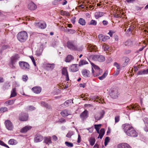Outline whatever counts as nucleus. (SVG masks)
I'll return each instance as SVG.
<instances>
[{
    "mask_svg": "<svg viewBox=\"0 0 148 148\" xmlns=\"http://www.w3.org/2000/svg\"><path fill=\"white\" fill-rule=\"evenodd\" d=\"M110 38L109 36H102V41H105Z\"/></svg>",
    "mask_w": 148,
    "mask_h": 148,
    "instance_id": "c03bdc74",
    "label": "nucleus"
},
{
    "mask_svg": "<svg viewBox=\"0 0 148 148\" xmlns=\"http://www.w3.org/2000/svg\"><path fill=\"white\" fill-rule=\"evenodd\" d=\"M32 127L29 126H27L23 127L20 130V132L22 133H26L28 131L30 130Z\"/></svg>",
    "mask_w": 148,
    "mask_h": 148,
    "instance_id": "f3484780",
    "label": "nucleus"
},
{
    "mask_svg": "<svg viewBox=\"0 0 148 148\" xmlns=\"http://www.w3.org/2000/svg\"><path fill=\"white\" fill-rule=\"evenodd\" d=\"M53 140L54 141H56L58 139L57 137L55 135H53L52 136Z\"/></svg>",
    "mask_w": 148,
    "mask_h": 148,
    "instance_id": "4d7b16f0",
    "label": "nucleus"
},
{
    "mask_svg": "<svg viewBox=\"0 0 148 148\" xmlns=\"http://www.w3.org/2000/svg\"><path fill=\"white\" fill-rule=\"evenodd\" d=\"M28 115L26 113H22L19 117V119L21 121H26L28 118Z\"/></svg>",
    "mask_w": 148,
    "mask_h": 148,
    "instance_id": "ddd939ff",
    "label": "nucleus"
},
{
    "mask_svg": "<svg viewBox=\"0 0 148 148\" xmlns=\"http://www.w3.org/2000/svg\"><path fill=\"white\" fill-rule=\"evenodd\" d=\"M114 65L116 66L117 70H119L120 69V65L117 62H115L114 63Z\"/></svg>",
    "mask_w": 148,
    "mask_h": 148,
    "instance_id": "a18cd8bd",
    "label": "nucleus"
},
{
    "mask_svg": "<svg viewBox=\"0 0 148 148\" xmlns=\"http://www.w3.org/2000/svg\"><path fill=\"white\" fill-rule=\"evenodd\" d=\"M73 134V132H69L67 133L66 136L69 138H71Z\"/></svg>",
    "mask_w": 148,
    "mask_h": 148,
    "instance_id": "58836bf2",
    "label": "nucleus"
},
{
    "mask_svg": "<svg viewBox=\"0 0 148 148\" xmlns=\"http://www.w3.org/2000/svg\"><path fill=\"white\" fill-rule=\"evenodd\" d=\"M74 59V57L71 55H68L66 57L65 61L66 62H70Z\"/></svg>",
    "mask_w": 148,
    "mask_h": 148,
    "instance_id": "412c9836",
    "label": "nucleus"
},
{
    "mask_svg": "<svg viewBox=\"0 0 148 148\" xmlns=\"http://www.w3.org/2000/svg\"><path fill=\"white\" fill-rule=\"evenodd\" d=\"M16 88H14L12 89L11 91V97H14L16 95Z\"/></svg>",
    "mask_w": 148,
    "mask_h": 148,
    "instance_id": "c756f323",
    "label": "nucleus"
},
{
    "mask_svg": "<svg viewBox=\"0 0 148 148\" xmlns=\"http://www.w3.org/2000/svg\"><path fill=\"white\" fill-rule=\"evenodd\" d=\"M30 58L33 62L34 65L36 66V64L35 62V60L34 59V57L33 56H31L30 57Z\"/></svg>",
    "mask_w": 148,
    "mask_h": 148,
    "instance_id": "603ef678",
    "label": "nucleus"
},
{
    "mask_svg": "<svg viewBox=\"0 0 148 148\" xmlns=\"http://www.w3.org/2000/svg\"><path fill=\"white\" fill-rule=\"evenodd\" d=\"M66 121L65 119L62 118L59 119L58 122L60 123H63L66 122Z\"/></svg>",
    "mask_w": 148,
    "mask_h": 148,
    "instance_id": "de8ad7c7",
    "label": "nucleus"
},
{
    "mask_svg": "<svg viewBox=\"0 0 148 148\" xmlns=\"http://www.w3.org/2000/svg\"><path fill=\"white\" fill-rule=\"evenodd\" d=\"M66 46L69 49L71 50L80 51H82L83 49L82 47H78L75 45L73 42L72 41H68L66 43Z\"/></svg>",
    "mask_w": 148,
    "mask_h": 148,
    "instance_id": "f03ea898",
    "label": "nucleus"
},
{
    "mask_svg": "<svg viewBox=\"0 0 148 148\" xmlns=\"http://www.w3.org/2000/svg\"><path fill=\"white\" fill-rule=\"evenodd\" d=\"M27 7L30 10H33L36 9L37 6L33 2H31L29 4Z\"/></svg>",
    "mask_w": 148,
    "mask_h": 148,
    "instance_id": "4468645a",
    "label": "nucleus"
},
{
    "mask_svg": "<svg viewBox=\"0 0 148 148\" xmlns=\"http://www.w3.org/2000/svg\"><path fill=\"white\" fill-rule=\"evenodd\" d=\"M32 90L36 94H38L40 93L41 91V88L40 87L35 86L32 88Z\"/></svg>",
    "mask_w": 148,
    "mask_h": 148,
    "instance_id": "6ab92c4d",
    "label": "nucleus"
},
{
    "mask_svg": "<svg viewBox=\"0 0 148 148\" xmlns=\"http://www.w3.org/2000/svg\"><path fill=\"white\" fill-rule=\"evenodd\" d=\"M82 73L83 75L85 77H90V73L89 71L86 69L82 70Z\"/></svg>",
    "mask_w": 148,
    "mask_h": 148,
    "instance_id": "dca6fc26",
    "label": "nucleus"
},
{
    "mask_svg": "<svg viewBox=\"0 0 148 148\" xmlns=\"http://www.w3.org/2000/svg\"><path fill=\"white\" fill-rule=\"evenodd\" d=\"M44 142L47 144H49L52 143L51 138L50 136L45 137L44 138Z\"/></svg>",
    "mask_w": 148,
    "mask_h": 148,
    "instance_id": "4be33fe9",
    "label": "nucleus"
},
{
    "mask_svg": "<svg viewBox=\"0 0 148 148\" xmlns=\"http://www.w3.org/2000/svg\"><path fill=\"white\" fill-rule=\"evenodd\" d=\"M41 104L43 106L46 107L47 108H49V105L47 103H46L45 102H41Z\"/></svg>",
    "mask_w": 148,
    "mask_h": 148,
    "instance_id": "49530a36",
    "label": "nucleus"
},
{
    "mask_svg": "<svg viewBox=\"0 0 148 148\" xmlns=\"http://www.w3.org/2000/svg\"><path fill=\"white\" fill-rule=\"evenodd\" d=\"M108 71H106L104 73H103V74L102 75V79H103V78H105L107 76V75H108Z\"/></svg>",
    "mask_w": 148,
    "mask_h": 148,
    "instance_id": "3c124183",
    "label": "nucleus"
},
{
    "mask_svg": "<svg viewBox=\"0 0 148 148\" xmlns=\"http://www.w3.org/2000/svg\"><path fill=\"white\" fill-rule=\"evenodd\" d=\"M55 64H47L46 67L48 70H52L54 68Z\"/></svg>",
    "mask_w": 148,
    "mask_h": 148,
    "instance_id": "5701e85b",
    "label": "nucleus"
},
{
    "mask_svg": "<svg viewBox=\"0 0 148 148\" xmlns=\"http://www.w3.org/2000/svg\"><path fill=\"white\" fill-rule=\"evenodd\" d=\"M88 62L87 61L84 60H81L79 62V66H82L83 65L88 64Z\"/></svg>",
    "mask_w": 148,
    "mask_h": 148,
    "instance_id": "b1692460",
    "label": "nucleus"
},
{
    "mask_svg": "<svg viewBox=\"0 0 148 148\" xmlns=\"http://www.w3.org/2000/svg\"><path fill=\"white\" fill-rule=\"evenodd\" d=\"M67 32L70 34H73L75 33L76 31L75 30L72 29H66Z\"/></svg>",
    "mask_w": 148,
    "mask_h": 148,
    "instance_id": "f704fd0d",
    "label": "nucleus"
},
{
    "mask_svg": "<svg viewBox=\"0 0 148 148\" xmlns=\"http://www.w3.org/2000/svg\"><path fill=\"white\" fill-rule=\"evenodd\" d=\"M95 17L97 19L102 16V12H96L95 14Z\"/></svg>",
    "mask_w": 148,
    "mask_h": 148,
    "instance_id": "c85d7f7f",
    "label": "nucleus"
},
{
    "mask_svg": "<svg viewBox=\"0 0 148 148\" xmlns=\"http://www.w3.org/2000/svg\"><path fill=\"white\" fill-rule=\"evenodd\" d=\"M96 99H97V100H95V101H96L97 102H98L99 103H100V102L101 101V99H99V97H97L96 98Z\"/></svg>",
    "mask_w": 148,
    "mask_h": 148,
    "instance_id": "bf43d9fd",
    "label": "nucleus"
},
{
    "mask_svg": "<svg viewBox=\"0 0 148 148\" xmlns=\"http://www.w3.org/2000/svg\"><path fill=\"white\" fill-rule=\"evenodd\" d=\"M122 127L125 134L128 136L136 137L137 134L132 126L129 124L125 123L122 125Z\"/></svg>",
    "mask_w": 148,
    "mask_h": 148,
    "instance_id": "f257e3e1",
    "label": "nucleus"
},
{
    "mask_svg": "<svg viewBox=\"0 0 148 148\" xmlns=\"http://www.w3.org/2000/svg\"><path fill=\"white\" fill-rule=\"evenodd\" d=\"M65 143L66 146L69 147H72L73 146L72 143L68 142H65Z\"/></svg>",
    "mask_w": 148,
    "mask_h": 148,
    "instance_id": "e433bc0d",
    "label": "nucleus"
},
{
    "mask_svg": "<svg viewBox=\"0 0 148 148\" xmlns=\"http://www.w3.org/2000/svg\"><path fill=\"white\" fill-rule=\"evenodd\" d=\"M86 84H79V86L80 87H82L83 88L85 87L86 86Z\"/></svg>",
    "mask_w": 148,
    "mask_h": 148,
    "instance_id": "0e129e2a",
    "label": "nucleus"
},
{
    "mask_svg": "<svg viewBox=\"0 0 148 148\" xmlns=\"http://www.w3.org/2000/svg\"><path fill=\"white\" fill-rule=\"evenodd\" d=\"M79 23L80 24L82 25H85L86 24V22L85 20L82 18L79 19Z\"/></svg>",
    "mask_w": 148,
    "mask_h": 148,
    "instance_id": "2f4dec72",
    "label": "nucleus"
},
{
    "mask_svg": "<svg viewBox=\"0 0 148 148\" xmlns=\"http://www.w3.org/2000/svg\"><path fill=\"white\" fill-rule=\"evenodd\" d=\"M8 46L3 45L2 47V48L3 50H4V49H6L8 48Z\"/></svg>",
    "mask_w": 148,
    "mask_h": 148,
    "instance_id": "338daca9",
    "label": "nucleus"
},
{
    "mask_svg": "<svg viewBox=\"0 0 148 148\" xmlns=\"http://www.w3.org/2000/svg\"><path fill=\"white\" fill-rule=\"evenodd\" d=\"M64 75L65 76V79L66 81H69V77L68 73Z\"/></svg>",
    "mask_w": 148,
    "mask_h": 148,
    "instance_id": "5fc2aeb1",
    "label": "nucleus"
},
{
    "mask_svg": "<svg viewBox=\"0 0 148 148\" xmlns=\"http://www.w3.org/2000/svg\"><path fill=\"white\" fill-rule=\"evenodd\" d=\"M88 50L90 52H92V51L96 52L97 51V48L95 45H88Z\"/></svg>",
    "mask_w": 148,
    "mask_h": 148,
    "instance_id": "2eb2a0df",
    "label": "nucleus"
},
{
    "mask_svg": "<svg viewBox=\"0 0 148 148\" xmlns=\"http://www.w3.org/2000/svg\"><path fill=\"white\" fill-rule=\"evenodd\" d=\"M28 37L27 33L25 31H22L18 33L17 37L18 40L21 42H25Z\"/></svg>",
    "mask_w": 148,
    "mask_h": 148,
    "instance_id": "7ed1b4c3",
    "label": "nucleus"
},
{
    "mask_svg": "<svg viewBox=\"0 0 148 148\" xmlns=\"http://www.w3.org/2000/svg\"><path fill=\"white\" fill-rule=\"evenodd\" d=\"M130 61V59L128 58H126L125 59L124 64L125 66H126L127 65V63L129 62Z\"/></svg>",
    "mask_w": 148,
    "mask_h": 148,
    "instance_id": "09e8293b",
    "label": "nucleus"
},
{
    "mask_svg": "<svg viewBox=\"0 0 148 148\" xmlns=\"http://www.w3.org/2000/svg\"><path fill=\"white\" fill-rule=\"evenodd\" d=\"M112 61V58H108V60L106 61V62L107 63H109Z\"/></svg>",
    "mask_w": 148,
    "mask_h": 148,
    "instance_id": "e2e57ef3",
    "label": "nucleus"
},
{
    "mask_svg": "<svg viewBox=\"0 0 148 148\" xmlns=\"http://www.w3.org/2000/svg\"><path fill=\"white\" fill-rule=\"evenodd\" d=\"M95 138L91 137L89 140V142L90 143V144L91 146H93L95 144Z\"/></svg>",
    "mask_w": 148,
    "mask_h": 148,
    "instance_id": "7c9ffc66",
    "label": "nucleus"
},
{
    "mask_svg": "<svg viewBox=\"0 0 148 148\" xmlns=\"http://www.w3.org/2000/svg\"><path fill=\"white\" fill-rule=\"evenodd\" d=\"M143 120L145 124L148 125V118H145Z\"/></svg>",
    "mask_w": 148,
    "mask_h": 148,
    "instance_id": "864d4df0",
    "label": "nucleus"
},
{
    "mask_svg": "<svg viewBox=\"0 0 148 148\" xmlns=\"http://www.w3.org/2000/svg\"><path fill=\"white\" fill-rule=\"evenodd\" d=\"M115 123L119 122V116H116L115 118Z\"/></svg>",
    "mask_w": 148,
    "mask_h": 148,
    "instance_id": "6e6d98bb",
    "label": "nucleus"
},
{
    "mask_svg": "<svg viewBox=\"0 0 148 148\" xmlns=\"http://www.w3.org/2000/svg\"><path fill=\"white\" fill-rule=\"evenodd\" d=\"M16 140L14 139H11L8 142V143L9 144L11 145H14L15 144Z\"/></svg>",
    "mask_w": 148,
    "mask_h": 148,
    "instance_id": "c9c22d12",
    "label": "nucleus"
},
{
    "mask_svg": "<svg viewBox=\"0 0 148 148\" xmlns=\"http://www.w3.org/2000/svg\"><path fill=\"white\" fill-rule=\"evenodd\" d=\"M18 63L20 67L22 70L25 71H28L29 70L30 65L27 62L24 61H19Z\"/></svg>",
    "mask_w": 148,
    "mask_h": 148,
    "instance_id": "423d86ee",
    "label": "nucleus"
},
{
    "mask_svg": "<svg viewBox=\"0 0 148 148\" xmlns=\"http://www.w3.org/2000/svg\"><path fill=\"white\" fill-rule=\"evenodd\" d=\"M14 100H9L6 101L5 103V104L6 106H8L10 105H12L14 103Z\"/></svg>",
    "mask_w": 148,
    "mask_h": 148,
    "instance_id": "bb28decb",
    "label": "nucleus"
},
{
    "mask_svg": "<svg viewBox=\"0 0 148 148\" xmlns=\"http://www.w3.org/2000/svg\"><path fill=\"white\" fill-rule=\"evenodd\" d=\"M19 58V55L17 54H15L10 58V64L11 65L10 66L12 68L14 69L15 68L14 65L17 60H18Z\"/></svg>",
    "mask_w": 148,
    "mask_h": 148,
    "instance_id": "39448f33",
    "label": "nucleus"
},
{
    "mask_svg": "<svg viewBox=\"0 0 148 148\" xmlns=\"http://www.w3.org/2000/svg\"><path fill=\"white\" fill-rule=\"evenodd\" d=\"M123 45L125 46H130L132 45V42L130 40H128L123 42Z\"/></svg>",
    "mask_w": 148,
    "mask_h": 148,
    "instance_id": "393cba45",
    "label": "nucleus"
},
{
    "mask_svg": "<svg viewBox=\"0 0 148 148\" xmlns=\"http://www.w3.org/2000/svg\"><path fill=\"white\" fill-rule=\"evenodd\" d=\"M110 95L112 98L115 99L117 97L118 90L116 89H112L110 92Z\"/></svg>",
    "mask_w": 148,
    "mask_h": 148,
    "instance_id": "6e6552de",
    "label": "nucleus"
},
{
    "mask_svg": "<svg viewBox=\"0 0 148 148\" xmlns=\"http://www.w3.org/2000/svg\"><path fill=\"white\" fill-rule=\"evenodd\" d=\"M53 4L54 5H57L60 4V2L57 0H55L53 1Z\"/></svg>",
    "mask_w": 148,
    "mask_h": 148,
    "instance_id": "8fccbe9b",
    "label": "nucleus"
},
{
    "mask_svg": "<svg viewBox=\"0 0 148 148\" xmlns=\"http://www.w3.org/2000/svg\"><path fill=\"white\" fill-rule=\"evenodd\" d=\"M43 140V137L41 135H36L34 139V141L38 143L42 141Z\"/></svg>",
    "mask_w": 148,
    "mask_h": 148,
    "instance_id": "aec40b11",
    "label": "nucleus"
},
{
    "mask_svg": "<svg viewBox=\"0 0 148 148\" xmlns=\"http://www.w3.org/2000/svg\"><path fill=\"white\" fill-rule=\"evenodd\" d=\"M5 124L6 128L8 130H12L13 128V126L11 122L9 120L5 121Z\"/></svg>",
    "mask_w": 148,
    "mask_h": 148,
    "instance_id": "1a4fd4ad",
    "label": "nucleus"
},
{
    "mask_svg": "<svg viewBox=\"0 0 148 148\" xmlns=\"http://www.w3.org/2000/svg\"><path fill=\"white\" fill-rule=\"evenodd\" d=\"M61 114L63 117H65L71 114V111L67 109L62 110L60 112Z\"/></svg>",
    "mask_w": 148,
    "mask_h": 148,
    "instance_id": "9b49d317",
    "label": "nucleus"
},
{
    "mask_svg": "<svg viewBox=\"0 0 148 148\" xmlns=\"http://www.w3.org/2000/svg\"><path fill=\"white\" fill-rule=\"evenodd\" d=\"M70 69L71 71L73 72H75L78 70L77 64H73L71 66Z\"/></svg>",
    "mask_w": 148,
    "mask_h": 148,
    "instance_id": "a211bd4d",
    "label": "nucleus"
},
{
    "mask_svg": "<svg viewBox=\"0 0 148 148\" xmlns=\"http://www.w3.org/2000/svg\"><path fill=\"white\" fill-rule=\"evenodd\" d=\"M88 112L86 110H85L80 115V117L83 120L86 119L88 117Z\"/></svg>",
    "mask_w": 148,
    "mask_h": 148,
    "instance_id": "f8f14e48",
    "label": "nucleus"
},
{
    "mask_svg": "<svg viewBox=\"0 0 148 148\" xmlns=\"http://www.w3.org/2000/svg\"><path fill=\"white\" fill-rule=\"evenodd\" d=\"M125 143H122L118 144L117 146V148H124Z\"/></svg>",
    "mask_w": 148,
    "mask_h": 148,
    "instance_id": "a19ab883",
    "label": "nucleus"
},
{
    "mask_svg": "<svg viewBox=\"0 0 148 148\" xmlns=\"http://www.w3.org/2000/svg\"><path fill=\"white\" fill-rule=\"evenodd\" d=\"M97 21L94 20H92L90 22L88 23V25H97Z\"/></svg>",
    "mask_w": 148,
    "mask_h": 148,
    "instance_id": "72a5a7b5",
    "label": "nucleus"
},
{
    "mask_svg": "<svg viewBox=\"0 0 148 148\" xmlns=\"http://www.w3.org/2000/svg\"><path fill=\"white\" fill-rule=\"evenodd\" d=\"M35 26L38 28L41 29H43L46 28L47 24L46 23L43 21H40L35 23Z\"/></svg>",
    "mask_w": 148,
    "mask_h": 148,
    "instance_id": "0eeeda50",
    "label": "nucleus"
},
{
    "mask_svg": "<svg viewBox=\"0 0 148 148\" xmlns=\"http://www.w3.org/2000/svg\"><path fill=\"white\" fill-rule=\"evenodd\" d=\"M67 3V1L66 0H64L63 2L62 3V4L63 5H66Z\"/></svg>",
    "mask_w": 148,
    "mask_h": 148,
    "instance_id": "774afa93",
    "label": "nucleus"
},
{
    "mask_svg": "<svg viewBox=\"0 0 148 148\" xmlns=\"http://www.w3.org/2000/svg\"><path fill=\"white\" fill-rule=\"evenodd\" d=\"M109 47L108 45L105 44L102 45V49H104V51H106L108 50Z\"/></svg>",
    "mask_w": 148,
    "mask_h": 148,
    "instance_id": "ea45409f",
    "label": "nucleus"
},
{
    "mask_svg": "<svg viewBox=\"0 0 148 148\" xmlns=\"http://www.w3.org/2000/svg\"><path fill=\"white\" fill-rule=\"evenodd\" d=\"M147 74H148V69H147L139 71L138 73V74L140 75H144Z\"/></svg>",
    "mask_w": 148,
    "mask_h": 148,
    "instance_id": "a878e982",
    "label": "nucleus"
},
{
    "mask_svg": "<svg viewBox=\"0 0 148 148\" xmlns=\"http://www.w3.org/2000/svg\"><path fill=\"white\" fill-rule=\"evenodd\" d=\"M92 66V72L94 77L97 76L100 74V69L97 66L95 65L93 63L90 62Z\"/></svg>",
    "mask_w": 148,
    "mask_h": 148,
    "instance_id": "20e7f679",
    "label": "nucleus"
},
{
    "mask_svg": "<svg viewBox=\"0 0 148 148\" xmlns=\"http://www.w3.org/2000/svg\"><path fill=\"white\" fill-rule=\"evenodd\" d=\"M28 79V76L26 75H25L23 76L22 79L24 82H26Z\"/></svg>",
    "mask_w": 148,
    "mask_h": 148,
    "instance_id": "37998d69",
    "label": "nucleus"
},
{
    "mask_svg": "<svg viewBox=\"0 0 148 148\" xmlns=\"http://www.w3.org/2000/svg\"><path fill=\"white\" fill-rule=\"evenodd\" d=\"M101 116L99 114H98L95 116V119L97 120H99L100 119V118L101 117Z\"/></svg>",
    "mask_w": 148,
    "mask_h": 148,
    "instance_id": "13d9d810",
    "label": "nucleus"
},
{
    "mask_svg": "<svg viewBox=\"0 0 148 148\" xmlns=\"http://www.w3.org/2000/svg\"><path fill=\"white\" fill-rule=\"evenodd\" d=\"M101 125V124H95L94 125L95 128L96 129L97 132L99 134L98 138H99L101 139L102 138V129L100 130V131H99V130Z\"/></svg>",
    "mask_w": 148,
    "mask_h": 148,
    "instance_id": "9d476101",
    "label": "nucleus"
},
{
    "mask_svg": "<svg viewBox=\"0 0 148 148\" xmlns=\"http://www.w3.org/2000/svg\"><path fill=\"white\" fill-rule=\"evenodd\" d=\"M60 13L62 15H65L66 16H69L70 15L69 13L68 12L64 11L62 10H60Z\"/></svg>",
    "mask_w": 148,
    "mask_h": 148,
    "instance_id": "cd10ccee",
    "label": "nucleus"
},
{
    "mask_svg": "<svg viewBox=\"0 0 148 148\" xmlns=\"http://www.w3.org/2000/svg\"><path fill=\"white\" fill-rule=\"evenodd\" d=\"M67 69L66 67H64L62 70V73L63 75H65L68 73Z\"/></svg>",
    "mask_w": 148,
    "mask_h": 148,
    "instance_id": "473e14b6",
    "label": "nucleus"
},
{
    "mask_svg": "<svg viewBox=\"0 0 148 148\" xmlns=\"http://www.w3.org/2000/svg\"><path fill=\"white\" fill-rule=\"evenodd\" d=\"M110 140L109 137H107L105 139L104 145L105 146H106L108 143L109 142Z\"/></svg>",
    "mask_w": 148,
    "mask_h": 148,
    "instance_id": "4c0bfd02",
    "label": "nucleus"
},
{
    "mask_svg": "<svg viewBox=\"0 0 148 148\" xmlns=\"http://www.w3.org/2000/svg\"><path fill=\"white\" fill-rule=\"evenodd\" d=\"M124 148H131L130 146L128 144L125 143Z\"/></svg>",
    "mask_w": 148,
    "mask_h": 148,
    "instance_id": "69168bd1",
    "label": "nucleus"
},
{
    "mask_svg": "<svg viewBox=\"0 0 148 148\" xmlns=\"http://www.w3.org/2000/svg\"><path fill=\"white\" fill-rule=\"evenodd\" d=\"M102 23L104 25H106L108 24V22L104 20L102 21Z\"/></svg>",
    "mask_w": 148,
    "mask_h": 148,
    "instance_id": "052dcab7",
    "label": "nucleus"
},
{
    "mask_svg": "<svg viewBox=\"0 0 148 148\" xmlns=\"http://www.w3.org/2000/svg\"><path fill=\"white\" fill-rule=\"evenodd\" d=\"M100 57V56L99 55H95L92 57V59L95 61L97 60Z\"/></svg>",
    "mask_w": 148,
    "mask_h": 148,
    "instance_id": "79ce46f5",
    "label": "nucleus"
},
{
    "mask_svg": "<svg viewBox=\"0 0 148 148\" xmlns=\"http://www.w3.org/2000/svg\"><path fill=\"white\" fill-rule=\"evenodd\" d=\"M114 38L115 39V40L116 41H118V39H119V38H118V36H117L116 35H114Z\"/></svg>",
    "mask_w": 148,
    "mask_h": 148,
    "instance_id": "680f3d73",
    "label": "nucleus"
}]
</instances>
